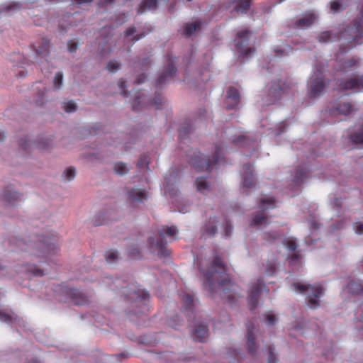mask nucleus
<instances>
[{
    "label": "nucleus",
    "mask_w": 363,
    "mask_h": 363,
    "mask_svg": "<svg viewBox=\"0 0 363 363\" xmlns=\"http://www.w3.org/2000/svg\"><path fill=\"white\" fill-rule=\"evenodd\" d=\"M226 271L227 267L220 255L215 252L211 265L207 270H201L204 277L203 286L212 297L218 294L222 299L232 303L236 297V285L231 282Z\"/></svg>",
    "instance_id": "1"
},
{
    "label": "nucleus",
    "mask_w": 363,
    "mask_h": 363,
    "mask_svg": "<svg viewBox=\"0 0 363 363\" xmlns=\"http://www.w3.org/2000/svg\"><path fill=\"white\" fill-rule=\"evenodd\" d=\"M59 238L54 233L38 236L37 239L27 244L23 240H18L17 245L21 250L28 251L38 257H48L59 250Z\"/></svg>",
    "instance_id": "2"
},
{
    "label": "nucleus",
    "mask_w": 363,
    "mask_h": 363,
    "mask_svg": "<svg viewBox=\"0 0 363 363\" xmlns=\"http://www.w3.org/2000/svg\"><path fill=\"white\" fill-rule=\"evenodd\" d=\"M223 149V145H216L213 155L208 159L201 157L200 152L191 150L187 154L188 162L198 172H211L214 166L224 162Z\"/></svg>",
    "instance_id": "3"
},
{
    "label": "nucleus",
    "mask_w": 363,
    "mask_h": 363,
    "mask_svg": "<svg viewBox=\"0 0 363 363\" xmlns=\"http://www.w3.org/2000/svg\"><path fill=\"white\" fill-rule=\"evenodd\" d=\"M177 232L178 230L175 226L163 225L158 230L159 236L156 239V241L154 238H149L148 242L150 246L157 250V254L160 257H165L169 255V251L166 247L167 242L165 240V236H168L172 240H176Z\"/></svg>",
    "instance_id": "4"
},
{
    "label": "nucleus",
    "mask_w": 363,
    "mask_h": 363,
    "mask_svg": "<svg viewBox=\"0 0 363 363\" xmlns=\"http://www.w3.org/2000/svg\"><path fill=\"white\" fill-rule=\"evenodd\" d=\"M124 283L125 281L121 279H116L113 281V284L114 285L115 287H113L112 289H124L123 293L128 300L134 301L135 302L147 301V299L150 297V295L147 291L140 289L138 286L135 283L123 286Z\"/></svg>",
    "instance_id": "5"
},
{
    "label": "nucleus",
    "mask_w": 363,
    "mask_h": 363,
    "mask_svg": "<svg viewBox=\"0 0 363 363\" xmlns=\"http://www.w3.org/2000/svg\"><path fill=\"white\" fill-rule=\"evenodd\" d=\"M294 290L301 294L311 292V295L308 296V304L311 308H316L320 306V301L318 298H320L324 294V289L320 284H303L298 282L293 284Z\"/></svg>",
    "instance_id": "6"
},
{
    "label": "nucleus",
    "mask_w": 363,
    "mask_h": 363,
    "mask_svg": "<svg viewBox=\"0 0 363 363\" xmlns=\"http://www.w3.org/2000/svg\"><path fill=\"white\" fill-rule=\"evenodd\" d=\"M165 60L167 65L164 66L162 72L155 81V85L157 87H160L169 82L177 72L174 57H173L172 55L167 54L165 56Z\"/></svg>",
    "instance_id": "7"
},
{
    "label": "nucleus",
    "mask_w": 363,
    "mask_h": 363,
    "mask_svg": "<svg viewBox=\"0 0 363 363\" xmlns=\"http://www.w3.org/2000/svg\"><path fill=\"white\" fill-rule=\"evenodd\" d=\"M326 85L323 72L320 69H317L310 79L309 94L311 97H315L321 94Z\"/></svg>",
    "instance_id": "8"
},
{
    "label": "nucleus",
    "mask_w": 363,
    "mask_h": 363,
    "mask_svg": "<svg viewBox=\"0 0 363 363\" xmlns=\"http://www.w3.org/2000/svg\"><path fill=\"white\" fill-rule=\"evenodd\" d=\"M289 89V86L286 82L281 81L274 82L272 83L268 89L267 96V104L271 105L277 100L281 99L284 93Z\"/></svg>",
    "instance_id": "9"
},
{
    "label": "nucleus",
    "mask_w": 363,
    "mask_h": 363,
    "mask_svg": "<svg viewBox=\"0 0 363 363\" xmlns=\"http://www.w3.org/2000/svg\"><path fill=\"white\" fill-rule=\"evenodd\" d=\"M62 293L67 296V301L77 306L86 305L89 303L88 297L77 289L64 287Z\"/></svg>",
    "instance_id": "10"
},
{
    "label": "nucleus",
    "mask_w": 363,
    "mask_h": 363,
    "mask_svg": "<svg viewBox=\"0 0 363 363\" xmlns=\"http://www.w3.org/2000/svg\"><path fill=\"white\" fill-rule=\"evenodd\" d=\"M275 200L273 198L262 199L259 208L261 210L254 214L252 217V225H266L268 224V218L266 216L264 211L267 208L264 207L265 204H269L271 208L274 207Z\"/></svg>",
    "instance_id": "11"
},
{
    "label": "nucleus",
    "mask_w": 363,
    "mask_h": 363,
    "mask_svg": "<svg viewBox=\"0 0 363 363\" xmlns=\"http://www.w3.org/2000/svg\"><path fill=\"white\" fill-rule=\"evenodd\" d=\"M250 34V31L248 29H245L238 33L235 40L238 50L244 56H247L251 52L255 51L254 49L250 48H245L248 44Z\"/></svg>",
    "instance_id": "12"
},
{
    "label": "nucleus",
    "mask_w": 363,
    "mask_h": 363,
    "mask_svg": "<svg viewBox=\"0 0 363 363\" xmlns=\"http://www.w3.org/2000/svg\"><path fill=\"white\" fill-rule=\"evenodd\" d=\"M263 289H265L267 293L269 292V289H267L263 280L261 279L257 280V283L252 285L250 294L248 297V304L251 311L257 307L259 297Z\"/></svg>",
    "instance_id": "13"
},
{
    "label": "nucleus",
    "mask_w": 363,
    "mask_h": 363,
    "mask_svg": "<svg viewBox=\"0 0 363 363\" xmlns=\"http://www.w3.org/2000/svg\"><path fill=\"white\" fill-rule=\"evenodd\" d=\"M242 188L244 189L243 191H247V189L255 187L256 184L253 177L251 164H245L243 165L242 172ZM246 194H247V192H246Z\"/></svg>",
    "instance_id": "14"
},
{
    "label": "nucleus",
    "mask_w": 363,
    "mask_h": 363,
    "mask_svg": "<svg viewBox=\"0 0 363 363\" xmlns=\"http://www.w3.org/2000/svg\"><path fill=\"white\" fill-rule=\"evenodd\" d=\"M181 301L182 303V311L186 313V316L190 320L191 316L194 317V303L192 296L185 292L179 294Z\"/></svg>",
    "instance_id": "15"
},
{
    "label": "nucleus",
    "mask_w": 363,
    "mask_h": 363,
    "mask_svg": "<svg viewBox=\"0 0 363 363\" xmlns=\"http://www.w3.org/2000/svg\"><path fill=\"white\" fill-rule=\"evenodd\" d=\"M246 328H247L248 351L250 352V354L252 355H255L258 347L256 345V343L255 342L254 333H253L255 326H254L253 323L251 320L248 321L246 323Z\"/></svg>",
    "instance_id": "16"
},
{
    "label": "nucleus",
    "mask_w": 363,
    "mask_h": 363,
    "mask_svg": "<svg viewBox=\"0 0 363 363\" xmlns=\"http://www.w3.org/2000/svg\"><path fill=\"white\" fill-rule=\"evenodd\" d=\"M340 90H352L359 87L363 88V77L360 79L352 78L348 80L341 81L338 84Z\"/></svg>",
    "instance_id": "17"
},
{
    "label": "nucleus",
    "mask_w": 363,
    "mask_h": 363,
    "mask_svg": "<svg viewBox=\"0 0 363 363\" xmlns=\"http://www.w3.org/2000/svg\"><path fill=\"white\" fill-rule=\"evenodd\" d=\"M226 98L227 99H230L233 101V104H227L228 109H234L237 108L240 103V96L238 90L235 87H228L226 91Z\"/></svg>",
    "instance_id": "18"
},
{
    "label": "nucleus",
    "mask_w": 363,
    "mask_h": 363,
    "mask_svg": "<svg viewBox=\"0 0 363 363\" xmlns=\"http://www.w3.org/2000/svg\"><path fill=\"white\" fill-rule=\"evenodd\" d=\"M192 337L199 342H205L208 337V327L206 324H199L192 333Z\"/></svg>",
    "instance_id": "19"
},
{
    "label": "nucleus",
    "mask_w": 363,
    "mask_h": 363,
    "mask_svg": "<svg viewBox=\"0 0 363 363\" xmlns=\"http://www.w3.org/2000/svg\"><path fill=\"white\" fill-rule=\"evenodd\" d=\"M128 199L132 201L143 203L147 199V193L145 189L133 188L128 191Z\"/></svg>",
    "instance_id": "20"
},
{
    "label": "nucleus",
    "mask_w": 363,
    "mask_h": 363,
    "mask_svg": "<svg viewBox=\"0 0 363 363\" xmlns=\"http://www.w3.org/2000/svg\"><path fill=\"white\" fill-rule=\"evenodd\" d=\"M34 46L35 53L40 57L47 56L49 52V40L43 38L41 40L37 43Z\"/></svg>",
    "instance_id": "21"
},
{
    "label": "nucleus",
    "mask_w": 363,
    "mask_h": 363,
    "mask_svg": "<svg viewBox=\"0 0 363 363\" xmlns=\"http://www.w3.org/2000/svg\"><path fill=\"white\" fill-rule=\"evenodd\" d=\"M352 111V106L349 102H339L335 104L333 109L331 110L332 114L339 113L342 115H347L351 113Z\"/></svg>",
    "instance_id": "22"
},
{
    "label": "nucleus",
    "mask_w": 363,
    "mask_h": 363,
    "mask_svg": "<svg viewBox=\"0 0 363 363\" xmlns=\"http://www.w3.org/2000/svg\"><path fill=\"white\" fill-rule=\"evenodd\" d=\"M315 20L314 13L310 12L304 15L296 22V26L299 28H304L311 26Z\"/></svg>",
    "instance_id": "23"
},
{
    "label": "nucleus",
    "mask_w": 363,
    "mask_h": 363,
    "mask_svg": "<svg viewBox=\"0 0 363 363\" xmlns=\"http://www.w3.org/2000/svg\"><path fill=\"white\" fill-rule=\"evenodd\" d=\"M18 272H24L28 276L33 277H43L44 272L42 269L38 268L34 264H26L21 267V269L18 270Z\"/></svg>",
    "instance_id": "24"
},
{
    "label": "nucleus",
    "mask_w": 363,
    "mask_h": 363,
    "mask_svg": "<svg viewBox=\"0 0 363 363\" xmlns=\"http://www.w3.org/2000/svg\"><path fill=\"white\" fill-rule=\"evenodd\" d=\"M3 198L9 204L14 205L16 201L20 200V195L11 187H8L4 191Z\"/></svg>",
    "instance_id": "25"
},
{
    "label": "nucleus",
    "mask_w": 363,
    "mask_h": 363,
    "mask_svg": "<svg viewBox=\"0 0 363 363\" xmlns=\"http://www.w3.org/2000/svg\"><path fill=\"white\" fill-rule=\"evenodd\" d=\"M201 28V22L196 21L192 23H185L183 29V35L186 37H189L196 30H200Z\"/></svg>",
    "instance_id": "26"
},
{
    "label": "nucleus",
    "mask_w": 363,
    "mask_h": 363,
    "mask_svg": "<svg viewBox=\"0 0 363 363\" xmlns=\"http://www.w3.org/2000/svg\"><path fill=\"white\" fill-rule=\"evenodd\" d=\"M350 140L353 144L357 145L358 147H363V125L357 131L351 134Z\"/></svg>",
    "instance_id": "27"
},
{
    "label": "nucleus",
    "mask_w": 363,
    "mask_h": 363,
    "mask_svg": "<svg viewBox=\"0 0 363 363\" xmlns=\"http://www.w3.org/2000/svg\"><path fill=\"white\" fill-rule=\"evenodd\" d=\"M251 0H235L234 10L239 13H246L250 6Z\"/></svg>",
    "instance_id": "28"
},
{
    "label": "nucleus",
    "mask_w": 363,
    "mask_h": 363,
    "mask_svg": "<svg viewBox=\"0 0 363 363\" xmlns=\"http://www.w3.org/2000/svg\"><path fill=\"white\" fill-rule=\"evenodd\" d=\"M158 0H143L140 5L138 13H143L147 9H155L157 6Z\"/></svg>",
    "instance_id": "29"
},
{
    "label": "nucleus",
    "mask_w": 363,
    "mask_h": 363,
    "mask_svg": "<svg viewBox=\"0 0 363 363\" xmlns=\"http://www.w3.org/2000/svg\"><path fill=\"white\" fill-rule=\"evenodd\" d=\"M347 287L349 292L352 294H359L363 292V284L360 281H351Z\"/></svg>",
    "instance_id": "30"
},
{
    "label": "nucleus",
    "mask_w": 363,
    "mask_h": 363,
    "mask_svg": "<svg viewBox=\"0 0 363 363\" xmlns=\"http://www.w3.org/2000/svg\"><path fill=\"white\" fill-rule=\"evenodd\" d=\"M358 60L354 58L349 59L342 64L341 70L344 72L354 70L358 67Z\"/></svg>",
    "instance_id": "31"
},
{
    "label": "nucleus",
    "mask_w": 363,
    "mask_h": 363,
    "mask_svg": "<svg viewBox=\"0 0 363 363\" xmlns=\"http://www.w3.org/2000/svg\"><path fill=\"white\" fill-rule=\"evenodd\" d=\"M308 177V171L306 169H300L296 171L293 181L296 184H301L305 182Z\"/></svg>",
    "instance_id": "32"
},
{
    "label": "nucleus",
    "mask_w": 363,
    "mask_h": 363,
    "mask_svg": "<svg viewBox=\"0 0 363 363\" xmlns=\"http://www.w3.org/2000/svg\"><path fill=\"white\" fill-rule=\"evenodd\" d=\"M106 214L104 213H99L96 214L91 220V222L94 225L99 226L101 225L107 224L109 221V219L106 218Z\"/></svg>",
    "instance_id": "33"
},
{
    "label": "nucleus",
    "mask_w": 363,
    "mask_h": 363,
    "mask_svg": "<svg viewBox=\"0 0 363 363\" xmlns=\"http://www.w3.org/2000/svg\"><path fill=\"white\" fill-rule=\"evenodd\" d=\"M192 130V126L190 123H185L179 129V138L182 140L189 135Z\"/></svg>",
    "instance_id": "34"
},
{
    "label": "nucleus",
    "mask_w": 363,
    "mask_h": 363,
    "mask_svg": "<svg viewBox=\"0 0 363 363\" xmlns=\"http://www.w3.org/2000/svg\"><path fill=\"white\" fill-rule=\"evenodd\" d=\"M336 38H337L331 31L322 32L318 36L319 42L322 43H329L330 41L335 40Z\"/></svg>",
    "instance_id": "35"
},
{
    "label": "nucleus",
    "mask_w": 363,
    "mask_h": 363,
    "mask_svg": "<svg viewBox=\"0 0 363 363\" xmlns=\"http://www.w3.org/2000/svg\"><path fill=\"white\" fill-rule=\"evenodd\" d=\"M282 235V233L277 231L266 233L264 234V240L267 242H272L274 240L281 238Z\"/></svg>",
    "instance_id": "36"
},
{
    "label": "nucleus",
    "mask_w": 363,
    "mask_h": 363,
    "mask_svg": "<svg viewBox=\"0 0 363 363\" xmlns=\"http://www.w3.org/2000/svg\"><path fill=\"white\" fill-rule=\"evenodd\" d=\"M196 184L197 190L201 193H204L205 191L208 189L209 186L208 183L206 182L205 179L202 177L197 178Z\"/></svg>",
    "instance_id": "37"
},
{
    "label": "nucleus",
    "mask_w": 363,
    "mask_h": 363,
    "mask_svg": "<svg viewBox=\"0 0 363 363\" xmlns=\"http://www.w3.org/2000/svg\"><path fill=\"white\" fill-rule=\"evenodd\" d=\"M205 233L208 235H213L216 233L217 227L215 225V220L209 221L205 226Z\"/></svg>",
    "instance_id": "38"
},
{
    "label": "nucleus",
    "mask_w": 363,
    "mask_h": 363,
    "mask_svg": "<svg viewBox=\"0 0 363 363\" xmlns=\"http://www.w3.org/2000/svg\"><path fill=\"white\" fill-rule=\"evenodd\" d=\"M292 48L289 45H285L284 48H275L274 52L277 57L286 56L291 51Z\"/></svg>",
    "instance_id": "39"
},
{
    "label": "nucleus",
    "mask_w": 363,
    "mask_h": 363,
    "mask_svg": "<svg viewBox=\"0 0 363 363\" xmlns=\"http://www.w3.org/2000/svg\"><path fill=\"white\" fill-rule=\"evenodd\" d=\"M114 169L115 172L120 175H123L128 172L126 164L123 162L116 163Z\"/></svg>",
    "instance_id": "40"
},
{
    "label": "nucleus",
    "mask_w": 363,
    "mask_h": 363,
    "mask_svg": "<svg viewBox=\"0 0 363 363\" xmlns=\"http://www.w3.org/2000/svg\"><path fill=\"white\" fill-rule=\"evenodd\" d=\"M145 96L143 94L137 96L132 105V108L133 111H138L140 108V104L145 101Z\"/></svg>",
    "instance_id": "41"
},
{
    "label": "nucleus",
    "mask_w": 363,
    "mask_h": 363,
    "mask_svg": "<svg viewBox=\"0 0 363 363\" xmlns=\"http://www.w3.org/2000/svg\"><path fill=\"white\" fill-rule=\"evenodd\" d=\"M153 104L156 109H162L163 108V105L165 104V101L160 94H158L155 96Z\"/></svg>",
    "instance_id": "42"
},
{
    "label": "nucleus",
    "mask_w": 363,
    "mask_h": 363,
    "mask_svg": "<svg viewBox=\"0 0 363 363\" xmlns=\"http://www.w3.org/2000/svg\"><path fill=\"white\" fill-rule=\"evenodd\" d=\"M283 244L290 251H295L297 248L296 242L293 238H289L287 240H284Z\"/></svg>",
    "instance_id": "43"
},
{
    "label": "nucleus",
    "mask_w": 363,
    "mask_h": 363,
    "mask_svg": "<svg viewBox=\"0 0 363 363\" xmlns=\"http://www.w3.org/2000/svg\"><path fill=\"white\" fill-rule=\"evenodd\" d=\"M121 67V64L116 60H111L106 65V69L110 72H115L118 71Z\"/></svg>",
    "instance_id": "44"
},
{
    "label": "nucleus",
    "mask_w": 363,
    "mask_h": 363,
    "mask_svg": "<svg viewBox=\"0 0 363 363\" xmlns=\"http://www.w3.org/2000/svg\"><path fill=\"white\" fill-rule=\"evenodd\" d=\"M62 80H63V74L61 72H58L55 74V78H54V86L59 89H60L62 84Z\"/></svg>",
    "instance_id": "45"
},
{
    "label": "nucleus",
    "mask_w": 363,
    "mask_h": 363,
    "mask_svg": "<svg viewBox=\"0 0 363 363\" xmlns=\"http://www.w3.org/2000/svg\"><path fill=\"white\" fill-rule=\"evenodd\" d=\"M118 258V252L116 250L114 251H108L106 255V259L108 263H113L116 261Z\"/></svg>",
    "instance_id": "46"
},
{
    "label": "nucleus",
    "mask_w": 363,
    "mask_h": 363,
    "mask_svg": "<svg viewBox=\"0 0 363 363\" xmlns=\"http://www.w3.org/2000/svg\"><path fill=\"white\" fill-rule=\"evenodd\" d=\"M63 108L67 113H72L76 111L77 106L73 101H69L64 104Z\"/></svg>",
    "instance_id": "47"
},
{
    "label": "nucleus",
    "mask_w": 363,
    "mask_h": 363,
    "mask_svg": "<svg viewBox=\"0 0 363 363\" xmlns=\"http://www.w3.org/2000/svg\"><path fill=\"white\" fill-rule=\"evenodd\" d=\"M118 86L121 89V94L124 98H127L128 96V92L125 89L126 88V82L123 80V79H119L118 82Z\"/></svg>",
    "instance_id": "48"
},
{
    "label": "nucleus",
    "mask_w": 363,
    "mask_h": 363,
    "mask_svg": "<svg viewBox=\"0 0 363 363\" xmlns=\"http://www.w3.org/2000/svg\"><path fill=\"white\" fill-rule=\"evenodd\" d=\"M128 256L131 259H138L140 257V252L136 247L130 248L128 250Z\"/></svg>",
    "instance_id": "49"
},
{
    "label": "nucleus",
    "mask_w": 363,
    "mask_h": 363,
    "mask_svg": "<svg viewBox=\"0 0 363 363\" xmlns=\"http://www.w3.org/2000/svg\"><path fill=\"white\" fill-rule=\"evenodd\" d=\"M265 272L269 276H272L276 272V266L273 262H269L265 267Z\"/></svg>",
    "instance_id": "50"
},
{
    "label": "nucleus",
    "mask_w": 363,
    "mask_h": 363,
    "mask_svg": "<svg viewBox=\"0 0 363 363\" xmlns=\"http://www.w3.org/2000/svg\"><path fill=\"white\" fill-rule=\"evenodd\" d=\"M65 175L67 177L68 180H71L75 177V169L72 167H69L65 171Z\"/></svg>",
    "instance_id": "51"
},
{
    "label": "nucleus",
    "mask_w": 363,
    "mask_h": 363,
    "mask_svg": "<svg viewBox=\"0 0 363 363\" xmlns=\"http://www.w3.org/2000/svg\"><path fill=\"white\" fill-rule=\"evenodd\" d=\"M274 347L272 346H269L268 351H269V357H268V361L269 363H274L276 361V355L274 353Z\"/></svg>",
    "instance_id": "52"
},
{
    "label": "nucleus",
    "mask_w": 363,
    "mask_h": 363,
    "mask_svg": "<svg viewBox=\"0 0 363 363\" xmlns=\"http://www.w3.org/2000/svg\"><path fill=\"white\" fill-rule=\"evenodd\" d=\"M77 47H78L77 43L76 42H74V40H69L67 43L68 50L70 52H75L77 49Z\"/></svg>",
    "instance_id": "53"
},
{
    "label": "nucleus",
    "mask_w": 363,
    "mask_h": 363,
    "mask_svg": "<svg viewBox=\"0 0 363 363\" xmlns=\"http://www.w3.org/2000/svg\"><path fill=\"white\" fill-rule=\"evenodd\" d=\"M233 230V227L230 225V223H228V221H226L224 225V231H225V235L226 237H228L231 235Z\"/></svg>",
    "instance_id": "54"
},
{
    "label": "nucleus",
    "mask_w": 363,
    "mask_h": 363,
    "mask_svg": "<svg viewBox=\"0 0 363 363\" xmlns=\"http://www.w3.org/2000/svg\"><path fill=\"white\" fill-rule=\"evenodd\" d=\"M149 32H150V30H148V33ZM147 32H143V33H140L136 34L130 40L131 43H135L136 41H138L140 39H141L143 37H145L147 35Z\"/></svg>",
    "instance_id": "55"
},
{
    "label": "nucleus",
    "mask_w": 363,
    "mask_h": 363,
    "mask_svg": "<svg viewBox=\"0 0 363 363\" xmlns=\"http://www.w3.org/2000/svg\"><path fill=\"white\" fill-rule=\"evenodd\" d=\"M354 231L357 234L362 235L363 234V223H354Z\"/></svg>",
    "instance_id": "56"
},
{
    "label": "nucleus",
    "mask_w": 363,
    "mask_h": 363,
    "mask_svg": "<svg viewBox=\"0 0 363 363\" xmlns=\"http://www.w3.org/2000/svg\"><path fill=\"white\" fill-rule=\"evenodd\" d=\"M20 147L24 150L27 151L29 147V143L27 139H21L19 143Z\"/></svg>",
    "instance_id": "57"
},
{
    "label": "nucleus",
    "mask_w": 363,
    "mask_h": 363,
    "mask_svg": "<svg viewBox=\"0 0 363 363\" xmlns=\"http://www.w3.org/2000/svg\"><path fill=\"white\" fill-rule=\"evenodd\" d=\"M11 317L8 315V314H5V313H1L0 312V320L1 321H3V322H5L6 323H9L11 322Z\"/></svg>",
    "instance_id": "58"
},
{
    "label": "nucleus",
    "mask_w": 363,
    "mask_h": 363,
    "mask_svg": "<svg viewBox=\"0 0 363 363\" xmlns=\"http://www.w3.org/2000/svg\"><path fill=\"white\" fill-rule=\"evenodd\" d=\"M342 6L341 4L337 1H333L331 3L330 9L333 12H337L340 9Z\"/></svg>",
    "instance_id": "59"
},
{
    "label": "nucleus",
    "mask_w": 363,
    "mask_h": 363,
    "mask_svg": "<svg viewBox=\"0 0 363 363\" xmlns=\"http://www.w3.org/2000/svg\"><path fill=\"white\" fill-rule=\"evenodd\" d=\"M136 32V28L134 26L128 28L125 32L124 35L125 38H128L129 36L133 35Z\"/></svg>",
    "instance_id": "60"
},
{
    "label": "nucleus",
    "mask_w": 363,
    "mask_h": 363,
    "mask_svg": "<svg viewBox=\"0 0 363 363\" xmlns=\"http://www.w3.org/2000/svg\"><path fill=\"white\" fill-rule=\"evenodd\" d=\"M138 166L140 168H143L145 166H146L148 168V162H147V157L140 158V160L138 162Z\"/></svg>",
    "instance_id": "61"
},
{
    "label": "nucleus",
    "mask_w": 363,
    "mask_h": 363,
    "mask_svg": "<svg viewBox=\"0 0 363 363\" xmlns=\"http://www.w3.org/2000/svg\"><path fill=\"white\" fill-rule=\"evenodd\" d=\"M266 318L269 325H274L276 321V317L273 314L267 315Z\"/></svg>",
    "instance_id": "62"
},
{
    "label": "nucleus",
    "mask_w": 363,
    "mask_h": 363,
    "mask_svg": "<svg viewBox=\"0 0 363 363\" xmlns=\"http://www.w3.org/2000/svg\"><path fill=\"white\" fill-rule=\"evenodd\" d=\"M289 259H290V262H296L298 261L300 259V255L297 253H294L291 256L289 257Z\"/></svg>",
    "instance_id": "63"
},
{
    "label": "nucleus",
    "mask_w": 363,
    "mask_h": 363,
    "mask_svg": "<svg viewBox=\"0 0 363 363\" xmlns=\"http://www.w3.org/2000/svg\"><path fill=\"white\" fill-rule=\"evenodd\" d=\"M244 139H245V138L243 136L240 135L238 138L232 139V142L233 143L238 144V143H240Z\"/></svg>",
    "instance_id": "64"
}]
</instances>
